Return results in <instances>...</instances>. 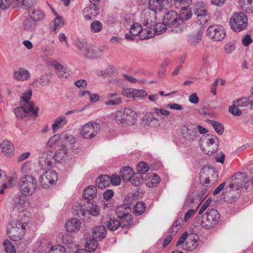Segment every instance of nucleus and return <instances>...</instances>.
<instances>
[{"mask_svg":"<svg viewBox=\"0 0 253 253\" xmlns=\"http://www.w3.org/2000/svg\"><path fill=\"white\" fill-rule=\"evenodd\" d=\"M57 178V172L54 170L48 169L41 175L40 182L42 187L47 188L53 184Z\"/></svg>","mask_w":253,"mask_h":253,"instance_id":"obj_14","label":"nucleus"},{"mask_svg":"<svg viewBox=\"0 0 253 253\" xmlns=\"http://www.w3.org/2000/svg\"><path fill=\"white\" fill-rule=\"evenodd\" d=\"M98 240L93 238L92 239L88 240L86 243L85 250L87 252H93L97 248L98 244L97 241Z\"/></svg>","mask_w":253,"mask_h":253,"instance_id":"obj_46","label":"nucleus"},{"mask_svg":"<svg viewBox=\"0 0 253 253\" xmlns=\"http://www.w3.org/2000/svg\"><path fill=\"white\" fill-rule=\"evenodd\" d=\"M96 193V187L93 185H90L84 190L83 196L84 199L90 201L95 197Z\"/></svg>","mask_w":253,"mask_h":253,"instance_id":"obj_33","label":"nucleus"},{"mask_svg":"<svg viewBox=\"0 0 253 253\" xmlns=\"http://www.w3.org/2000/svg\"><path fill=\"white\" fill-rule=\"evenodd\" d=\"M23 26L25 30L32 31L36 26V22L31 17H27L23 21Z\"/></svg>","mask_w":253,"mask_h":253,"instance_id":"obj_40","label":"nucleus"},{"mask_svg":"<svg viewBox=\"0 0 253 253\" xmlns=\"http://www.w3.org/2000/svg\"><path fill=\"white\" fill-rule=\"evenodd\" d=\"M25 198L21 195H16L14 196L13 199V202L14 203V206L15 208H23L25 206Z\"/></svg>","mask_w":253,"mask_h":253,"instance_id":"obj_43","label":"nucleus"},{"mask_svg":"<svg viewBox=\"0 0 253 253\" xmlns=\"http://www.w3.org/2000/svg\"><path fill=\"white\" fill-rule=\"evenodd\" d=\"M217 178L218 173L216 169L211 166H204L200 170L199 179L203 185L210 183V181L214 183L217 180Z\"/></svg>","mask_w":253,"mask_h":253,"instance_id":"obj_7","label":"nucleus"},{"mask_svg":"<svg viewBox=\"0 0 253 253\" xmlns=\"http://www.w3.org/2000/svg\"><path fill=\"white\" fill-rule=\"evenodd\" d=\"M76 140L74 137L71 134L66 133H61V145L62 147L73 149L75 147Z\"/></svg>","mask_w":253,"mask_h":253,"instance_id":"obj_19","label":"nucleus"},{"mask_svg":"<svg viewBox=\"0 0 253 253\" xmlns=\"http://www.w3.org/2000/svg\"><path fill=\"white\" fill-rule=\"evenodd\" d=\"M10 225L11 227L7 231L9 236L14 241L21 239L26 231L25 223L18 220H13L11 222Z\"/></svg>","mask_w":253,"mask_h":253,"instance_id":"obj_9","label":"nucleus"},{"mask_svg":"<svg viewBox=\"0 0 253 253\" xmlns=\"http://www.w3.org/2000/svg\"><path fill=\"white\" fill-rule=\"evenodd\" d=\"M182 222V219H177L171 226L169 232L172 235H174L181 228V223Z\"/></svg>","mask_w":253,"mask_h":253,"instance_id":"obj_53","label":"nucleus"},{"mask_svg":"<svg viewBox=\"0 0 253 253\" xmlns=\"http://www.w3.org/2000/svg\"><path fill=\"white\" fill-rule=\"evenodd\" d=\"M131 208L126 205L118 207L116 210V214L121 219L122 228H129L132 224V216L130 214Z\"/></svg>","mask_w":253,"mask_h":253,"instance_id":"obj_5","label":"nucleus"},{"mask_svg":"<svg viewBox=\"0 0 253 253\" xmlns=\"http://www.w3.org/2000/svg\"><path fill=\"white\" fill-rule=\"evenodd\" d=\"M50 149L46 147L45 149L41 150L39 152V164L42 169H49L52 166L50 158L53 156V151Z\"/></svg>","mask_w":253,"mask_h":253,"instance_id":"obj_13","label":"nucleus"},{"mask_svg":"<svg viewBox=\"0 0 253 253\" xmlns=\"http://www.w3.org/2000/svg\"><path fill=\"white\" fill-rule=\"evenodd\" d=\"M99 7L95 3L91 4L83 10L84 18L85 20L89 21L95 18L99 13Z\"/></svg>","mask_w":253,"mask_h":253,"instance_id":"obj_17","label":"nucleus"},{"mask_svg":"<svg viewBox=\"0 0 253 253\" xmlns=\"http://www.w3.org/2000/svg\"><path fill=\"white\" fill-rule=\"evenodd\" d=\"M39 108L35 107L34 103H30L28 105H23L14 109V113L17 119L23 120L24 118L36 119L38 117Z\"/></svg>","mask_w":253,"mask_h":253,"instance_id":"obj_2","label":"nucleus"},{"mask_svg":"<svg viewBox=\"0 0 253 253\" xmlns=\"http://www.w3.org/2000/svg\"><path fill=\"white\" fill-rule=\"evenodd\" d=\"M229 23L234 31L239 32L247 28L248 18L243 12L236 13L230 18Z\"/></svg>","mask_w":253,"mask_h":253,"instance_id":"obj_6","label":"nucleus"},{"mask_svg":"<svg viewBox=\"0 0 253 253\" xmlns=\"http://www.w3.org/2000/svg\"><path fill=\"white\" fill-rule=\"evenodd\" d=\"M91 207L87 211L90 214L94 216H97L100 213V208L97 205L91 203Z\"/></svg>","mask_w":253,"mask_h":253,"instance_id":"obj_57","label":"nucleus"},{"mask_svg":"<svg viewBox=\"0 0 253 253\" xmlns=\"http://www.w3.org/2000/svg\"><path fill=\"white\" fill-rule=\"evenodd\" d=\"M242 174L241 173H236L233 175L229 179L227 180V182L229 183V187L230 188H233L236 191H238L243 187Z\"/></svg>","mask_w":253,"mask_h":253,"instance_id":"obj_18","label":"nucleus"},{"mask_svg":"<svg viewBox=\"0 0 253 253\" xmlns=\"http://www.w3.org/2000/svg\"><path fill=\"white\" fill-rule=\"evenodd\" d=\"M209 19V16L208 13L203 14L197 17V22L202 26L205 25Z\"/></svg>","mask_w":253,"mask_h":253,"instance_id":"obj_59","label":"nucleus"},{"mask_svg":"<svg viewBox=\"0 0 253 253\" xmlns=\"http://www.w3.org/2000/svg\"><path fill=\"white\" fill-rule=\"evenodd\" d=\"M149 169L148 165L144 162L139 163L137 166V170L138 173L141 175L145 173Z\"/></svg>","mask_w":253,"mask_h":253,"instance_id":"obj_54","label":"nucleus"},{"mask_svg":"<svg viewBox=\"0 0 253 253\" xmlns=\"http://www.w3.org/2000/svg\"><path fill=\"white\" fill-rule=\"evenodd\" d=\"M181 131L183 137L186 139L194 140L197 137V127L194 124H189L182 126Z\"/></svg>","mask_w":253,"mask_h":253,"instance_id":"obj_15","label":"nucleus"},{"mask_svg":"<svg viewBox=\"0 0 253 253\" xmlns=\"http://www.w3.org/2000/svg\"><path fill=\"white\" fill-rule=\"evenodd\" d=\"M210 124L212 126L215 131L219 135L223 133L224 131L223 125L218 122L210 120Z\"/></svg>","mask_w":253,"mask_h":253,"instance_id":"obj_50","label":"nucleus"},{"mask_svg":"<svg viewBox=\"0 0 253 253\" xmlns=\"http://www.w3.org/2000/svg\"><path fill=\"white\" fill-rule=\"evenodd\" d=\"M150 181H148L146 185L149 187H157L160 182V177L156 173H152L149 176Z\"/></svg>","mask_w":253,"mask_h":253,"instance_id":"obj_44","label":"nucleus"},{"mask_svg":"<svg viewBox=\"0 0 253 253\" xmlns=\"http://www.w3.org/2000/svg\"><path fill=\"white\" fill-rule=\"evenodd\" d=\"M192 16V14L190 12H186L185 15L183 13L182 15H180L174 10H166L164 12L163 21L164 23L168 26L169 25H180L183 22L190 19Z\"/></svg>","mask_w":253,"mask_h":253,"instance_id":"obj_1","label":"nucleus"},{"mask_svg":"<svg viewBox=\"0 0 253 253\" xmlns=\"http://www.w3.org/2000/svg\"><path fill=\"white\" fill-rule=\"evenodd\" d=\"M59 140L61 141V134H56L51 137L47 142L46 146L47 148H51L57 143Z\"/></svg>","mask_w":253,"mask_h":253,"instance_id":"obj_49","label":"nucleus"},{"mask_svg":"<svg viewBox=\"0 0 253 253\" xmlns=\"http://www.w3.org/2000/svg\"><path fill=\"white\" fill-rule=\"evenodd\" d=\"M128 181H130L133 185L138 186L143 183V177L139 173H135L133 174L131 179L129 180Z\"/></svg>","mask_w":253,"mask_h":253,"instance_id":"obj_48","label":"nucleus"},{"mask_svg":"<svg viewBox=\"0 0 253 253\" xmlns=\"http://www.w3.org/2000/svg\"><path fill=\"white\" fill-rule=\"evenodd\" d=\"M19 188L23 195H32L37 188V180L31 175H25L21 177L18 182Z\"/></svg>","mask_w":253,"mask_h":253,"instance_id":"obj_3","label":"nucleus"},{"mask_svg":"<svg viewBox=\"0 0 253 253\" xmlns=\"http://www.w3.org/2000/svg\"><path fill=\"white\" fill-rule=\"evenodd\" d=\"M157 12L147 10L144 13V20L143 23V26H154L156 23Z\"/></svg>","mask_w":253,"mask_h":253,"instance_id":"obj_23","label":"nucleus"},{"mask_svg":"<svg viewBox=\"0 0 253 253\" xmlns=\"http://www.w3.org/2000/svg\"><path fill=\"white\" fill-rule=\"evenodd\" d=\"M169 0H149V10L157 12L161 11L165 3H167Z\"/></svg>","mask_w":253,"mask_h":253,"instance_id":"obj_27","label":"nucleus"},{"mask_svg":"<svg viewBox=\"0 0 253 253\" xmlns=\"http://www.w3.org/2000/svg\"><path fill=\"white\" fill-rule=\"evenodd\" d=\"M122 222L115 218H110L107 221L106 226L110 231H115L120 226L122 227Z\"/></svg>","mask_w":253,"mask_h":253,"instance_id":"obj_39","label":"nucleus"},{"mask_svg":"<svg viewBox=\"0 0 253 253\" xmlns=\"http://www.w3.org/2000/svg\"><path fill=\"white\" fill-rule=\"evenodd\" d=\"M146 31L144 29H142V25L137 23H134L130 29V33L132 36H139L141 40L148 39L146 36V35H147Z\"/></svg>","mask_w":253,"mask_h":253,"instance_id":"obj_20","label":"nucleus"},{"mask_svg":"<svg viewBox=\"0 0 253 253\" xmlns=\"http://www.w3.org/2000/svg\"><path fill=\"white\" fill-rule=\"evenodd\" d=\"M49 65L53 66L58 71L57 75L59 78L66 79L69 76V73L67 71L66 69L56 60H52L50 61Z\"/></svg>","mask_w":253,"mask_h":253,"instance_id":"obj_22","label":"nucleus"},{"mask_svg":"<svg viewBox=\"0 0 253 253\" xmlns=\"http://www.w3.org/2000/svg\"><path fill=\"white\" fill-rule=\"evenodd\" d=\"M31 162L30 161H27L24 163L21 168V170L23 173H29L31 172Z\"/></svg>","mask_w":253,"mask_h":253,"instance_id":"obj_62","label":"nucleus"},{"mask_svg":"<svg viewBox=\"0 0 253 253\" xmlns=\"http://www.w3.org/2000/svg\"><path fill=\"white\" fill-rule=\"evenodd\" d=\"M52 158L55 162L58 163L65 162L67 159V149L61 146L60 149L56 151Z\"/></svg>","mask_w":253,"mask_h":253,"instance_id":"obj_26","label":"nucleus"},{"mask_svg":"<svg viewBox=\"0 0 253 253\" xmlns=\"http://www.w3.org/2000/svg\"><path fill=\"white\" fill-rule=\"evenodd\" d=\"M207 36L214 41H220L225 37L224 28L219 25H213L208 27L207 30Z\"/></svg>","mask_w":253,"mask_h":253,"instance_id":"obj_12","label":"nucleus"},{"mask_svg":"<svg viewBox=\"0 0 253 253\" xmlns=\"http://www.w3.org/2000/svg\"><path fill=\"white\" fill-rule=\"evenodd\" d=\"M234 104L230 107L229 111L234 116H239L242 114V111L238 108V106H236Z\"/></svg>","mask_w":253,"mask_h":253,"instance_id":"obj_64","label":"nucleus"},{"mask_svg":"<svg viewBox=\"0 0 253 253\" xmlns=\"http://www.w3.org/2000/svg\"><path fill=\"white\" fill-rule=\"evenodd\" d=\"M30 17L36 22L43 19L45 17L44 12L39 8H31L29 11Z\"/></svg>","mask_w":253,"mask_h":253,"instance_id":"obj_32","label":"nucleus"},{"mask_svg":"<svg viewBox=\"0 0 253 253\" xmlns=\"http://www.w3.org/2000/svg\"><path fill=\"white\" fill-rule=\"evenodd\" d=\"M120 176L123 181L127 182L131 179L134 174L132 169L129 167H124L120 172Z\"/></svg>","mask_w":253,"mask_h":253,"instance_id":"obj_35","label":"nucleus"},{"mask_svg":"<svg viewBox=\"0 0 253 253\" xmlns=\"http://www.w3.org/2000/svg\"><path fill=\"white\" fill-rule=\"evenodd\" d=\"M167 25L164 23V21L155 24L153 28L155 35H160L163 33L167 29Z\"/></svg>","mask_w":253,"mask_h":253,"instance_id":"obj_47","label":"nucleus"},{"mask_svg":"<svg viewBox=\"0 0 253 253\" xmlns=\"http://www.w3.org/2000/svg\"><path fill=\"white\" fill-rule=\"evenodd\" d=\"M116 122L122 125H133L137 121V114L129 108H125L122 112H117L115 116Z\"/></svg>","mask_w":253,"mask_h":253,"instance_id":"obj_4","label":"nucleus"},{"mask_svg":"<svg viewBox=\"0 0 253 253\" xmlns=\"http://www.w3.org/2000/svg\"><path fill=\"white\" fill-rule=\"evenodd\" d=\"M206 13H207V12L206 9L205 8L203 7H200L198 4L195 6L194 9V14L197 17Z\"/></svg>","mask_w":253,"mask_h":253,"instance_id":"obj_63","label":"nucleus"},{"mask_svg":"<svg viewBox=\"0 0 253 253\" xmlns=\"http://www.w3.org/2000/svg\"><path fill=\"white\" fill-rule=\"evenodd\" d=\"M32 95V91L31 89L28 90L23 93L21 99L25 103L24 105H28L30 103H34L33 101H29Z\"/></svg>","mask_w":253,"mask_h":253,"instance_id":"obj_55","label":"nucleus"},{"mask_svg":"<svg viewBox=\"0 0 253 253\" xmlns=\"http://www.w3.org/2000/svg\"><path fill=\"white\" fill-rule=\"evenodd\" d=\"M108 101L105 102V105L107 106H115L121 104L122 102V98L117 93H110L107 94Z\"/></svg>","mask_w":253,"mask_h":253,"instance_id":"obj_31","label":"nucleus"},{"mask_svg":"<svg viewBox=\"0 0 253 253\" xmlns=\"http://www.w3.org/2000/svg\"><path fill=\"white\" fill-rule=\"evenodd\" d=\"M218 147L217 143H215L213 146L207 145L205 148H203L202 151L205 154L211 156L217 151Z\"/></svg>","mask_w":253,"mask_h":253,"instance_id":"obj_51","label":"nucleus"},{"mask_svg":"<svg viewBox=\"0 0 253 253\" xmlns=\"http://www.w3.org/2000/svg\"><path fill=\"white\" fill-rule=\"evenodd\" d=\"M121 177L117 174L112 175L110 176V183H111L113 185L118 186L119 185L121 182Z\"/></svg>","mask_w":253,"mask_h":253,"instance_id":"obj_61","label":"nucleus"},{"mask_svg":"<svg viewBox=\"0 0 253 253\" xmlns=\"http://www.w3.org/2000/svg\"><path fill=\"white\" fill-rule=\"evenodd\" d=\"M203 33L199 30L197 33L192 34L188 37V41L192 45H196L201 41Z\"/></svg>","mask_w":253,"mask_h":253,"instance_id":"obj_37","label":"nucleus"},{"mask_svg":"<svg viewBox=\"0 0 253 253\" xmlns=\"http://www.w3.org/2000/svg\"><path fill=\"white\" fill-rule=\"evenodd\" d=\"M55 14L56 16V17L49 24V26L51 27L53 26V32H56V31L59 28L61 27L64 25V22L63 21V18L58 15L55 12Z\"/></svg>","mask_w":253,"mask_h":253,"instance_id":"obj_38","label":"nucleus"},{"mask_svg":"<svg viewBox=\"0 0 253 253\" xmlns=\"http://www.w3.org/2000/svg\"><path fill=\"white\" fill-rule=\"evenodd\" d=\"M251 100L247 97H243L235 102L236 106L239 107H246L251 104Z\"/></svg>","mask_w":253,"mask_h":253,"instance_id":"obj_58","label":"nucleus"},{"mask_svg":"<svg viewBox=\"0 0 253 253\" xmlns=\"http://www.w3.org/2000/svg\"><path fill=\"white\" fill-rule=\"evenodd\" d=\"M199 239V237L198 234L193 233L189 234L188 240L183 249L189 251L195 250L198 246Z\"/></svg>","mask_w":253,"mask_h":253,"instance_id":"obj_21","label":"nucleus"},{"mask_svg":"<svg viewBox=\"0 0 253 253\" xmlns=\"http://www.w3.org/2000/svg\"><path fill=\"white\" fill-rule=\"evenodd\" d=\"M3 246L5 251L7 253H15L16 251L14 246L12 245L11 243L8 240L4 241L3 243Z\"/></svg>","mask_w":253,"mask_h":253,"instance_id":"obj_56","label":"nucleus"},{"mask_svg":"<svg viewBox=\"0 0 253 253\" xmlns=\"http://www.w3.org/2000/svg\"><path fill=\"white\" fill-rule=\"evenodd\" d=\"M191 3V0H174V5L180 10L186 9Z\"/></svg>","mask_w":253,"mask_h":253,"instance_id":"obj_45","label":"nucleus"},{"mask_svg":"<svg viewBox=\"0 0 253 253\" xmlns=\"http://www.w3.org/2000/svg\"><path fill=\"white\" fill-rule=\"evenodd\" d=\"M30 72L24 68L15 71L13 74L14 78L18 81H26L30 78Z\"/></svg>","mask_w":253,"mask_h":253,"instance_id":"obj_29","label":"nucleus"},{"mask_svg":"<svg viewBox=\"0 0 253 253\" xmlns=\"http://www.w3.org/2000/svg\"><path fill=\"white\" fill-rule=\"evenodd\" d=\"M225 192L222 193V199L229 203H232L235 202L240 196L239 191H236L233 188H230L229 187H226Z\"/></svg>","mask_w":253,"mask_h":253,"instance_id":"obj_16","label":"nucleus"},{"mask_svg":"<svg viewBox=\"0 0 253 253\" xmlns=\"http://www.w3.org/2000/svg\"><path fill=\"white\" fill-rule=\"evenodd\" d=\"M239 5L246 13H251L253 11V0H240Z\"/></svg>","mask_w":253,"mask_h":253,"instance_id":"obj_36","label":"nucleus"},{"mask_svg":"<svg viewBox=\"0 0 253 253\" xmlns=\"http://www.w3.org/2000/svg\"><path fill=\"white\" fill-rule=\"evenodd\" d=\"M48 253H66V252L64 247L61 245H57L52 247L49 250Z\"/></svg>","mask_w":253,"mask_h":253,"instance_id":"obj_60","label":"nucleus"},{"mask_svg":"<svg viewBox=\"0 0 253 253\" xmlns=\"http://www.w3.org/2000/svg\"><path fill=\"white\" fill-rule=\"evenodd\" d=\"M81 222L77 218H73L69 220L66 223V230L68 232H76L80 229Z\"/></svg>","mask_w":253,"mask_h":253,"instance_id":"obj_24","label":"nucleus"},{"mask_svg":"<svg viewBox=\"0 0 253 253\" xmlns=\"http://www.w3.org/2000/svg\"><path fill=\"white\" fill-rule=\"evenodd\" d=\"M67 123V120L65 117H61L57 118L52 125V129L53 132L59 128H61Z\"/></svg>","mask_w":253,"mask_h":253,"instance_id":"obj_42","label":"nucleus"},{"mask_svg":"<svg viewBox=\"0 0 253 253\" xmlns=\"http://www.w3.org/2000/svg\"><path fill=\"white\" fill-rule=\"evenodd\" d=\"M220 219V215L217 210H209L203 216L202 226L207 229L212 228L219 223Z\"/></svg>","mask_w":253,"mask_h":253,"instance_id":"obj_8","label":"nucleus"},{"mask_svg":"<svg viewBox=\"0 0 253 253\" xmlns=\"http://www.w3.org/2000/svg\"><path fill=\"white\" fill-rule=\"evenodd\" d=\"M157 116H155L153 112L147 113L145 116L144 120L146 124L151 127H156L160 126V122Z\"/></svg>","mask_w":253,"mask_h":253,"instance_id":"obj_28","label":"nucleus"},{"mask_svg":"<svg viewBox=\"0 0 253 253\" xmlns=\"http://www.w3.org/2000/svg\"><path fill=\"white\" fill-rule=\"evenodd\" d=\"M78 48L83 54L88 58H100L102 55V51L99 48L85 43L79 42Z\"/></svg>","mask_w":253,"mask_h":253,"instance_id":"obj_10","label":"nucleus"},{"mask_svg":"<svg viewBox=\"0 0 253 253\" xmlns=\"http://www.w3.org/2000/svg\"><path fill=\"white\" fill-rule=\"evenodd\" d=\"M110 176L109 175H102L98 177L96 180V185L100 189L107 188L110 185Z\"/></svg>","mask_w":253,"mask_h":253,"instance_id":"obj_34","label":"nucleus"},{"mask_svg":"<svg viewBox=\"0 0 253 253\" xmlns=\"http://www.w3.org/2000/svg\"><path fill=\"white\" fill-rule=\"evenodd\" d=\"M100 129V126L99 124L89 122L82 127L81 134L85 139H91L98 133Z\"/></svg>","mask_w":253,"mask_h":253,"instance_id":"obj_11","label":"nucleus"},{"mask_svg":"<svg viewBox=\"0 0 253 253\" xmlns=\"http://www.w3.org/2000/svg\"><path fill=\"white\" fill-rule=\"evenodd\" d=\"M146 204L143 202H138L135 205L133 208V213L136 216L141 215L145 211Z\"/></svg>","mask_w":253,"mask_h":253,"instance_id":"obj_41","label":"nucleus"},{"mask_svg":"<svg viewBox=\"0 0 253 253\" xmlns=\"http://www.w3.org/2000/svg\"><path fill=\"white\" fill-rule=\"evenodd\" d=\"M102 29L103 24L100 21L95 20L90 24V31L92 33H98Z\"/></svg>","mask_w":253,"mask_h":253,"instance_id":"obj_52","label":"nucleus"},{"mask_svg":"<svg viewBox=\"0 0 253 253\" xmlns=\"http://www.w3.org/2000/svg\"><path fill=\"white\" fill-rule=\"evenodd\" d=\"M92 238L98 241H101L104 239L107 235V230L105 226L95 227L92 230Z\"/></svg>","mask_w":253,"mask_h":253,"instance_id":"obj_25","label":"nucleus"},{"mask_svg":"<svg viewBox=\"0 0 253 253\" xmlns=\"http://www.w3.org/2000/svg\"><path fill=\"white\" fill-rule=\"evenodd\" d=\"M2 152L8 157L13 155L14 153V147L13 144L8 140H4L0 145Z\"/></svg>","mask_w":253,"mask_h":253,"instance_id":"obj_30","label":"nucleus"}]
</instances>
